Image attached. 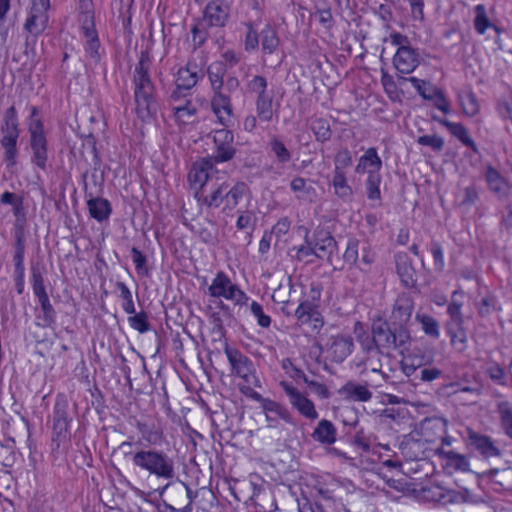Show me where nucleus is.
Returning a JSON list of instances; mask_svg holds the SVG:
<instances>
[{"label": "nucleus", "instance_id": "1", "mask_svg": "<svg viewBox=\"0 0 512 512\" xmlns=\"http://www.w3.org/2000/svg\"><path fill=\"white\" fill-rule=\"evenodd\" d=\"M372 338L367 341L365 350H375L382 355H389L390 352L399 350L401 353L408 351L411 344L409 329H400L389 320L378 318L372 322Z\"/></svg>", "mask_w": 512, "mask_h": 512}, {"label": "nucleus", "instance_id": "2", "mask_svg": "<svg viewBox=\"0 0 512 512\" xmlns=\"http://www.w3.org/2000/svg\"><path fill=\"white\" fill-rule=\"evenodd\" d=\"M128 455L135 467L158 479L172 481L176 476L173 458L162 450L141 449L135 453L126 452L125 456Z\"/></svg>", "mask_w": 512, "mask_h": 512}, {"label": "nucleus", "instance_id": "3", "mask_svg": "<svg viewBox=\"0 0 512 512\" xmlns=\"http://www.w3.org/2000/svg\"><path fill=\"white\" fill-rule=\"evenodd\" d=\"M28 131L30 134L29 145L32 151L31 163L39 169L47 170L48 141L44 133V126L38 107L30 108L28 118Z\"/></svg>", "mask_w": 512, "mask_h": 512}, {"label": "nucleus", "instance_id": "4", "mask_svg": "<svg viewBox=\"0 0 512 512\" xmlns=\"http://www.w3.org/2000/svg\"><path fill=\"white\" fill-rule=\"evenodd\" d=\"M382 167V160L378 156L377 150L374 147H370L366 152L359 158V162L355 167L357 174L367 173V179L365 182L366 193L369 200H380V183L381 175L380 170Z\"/></svg>", "mask_w": 512, "mask_h": 512}, {"label": "nucleus", "instance_id": "5", "mask_svg": "<svg viewBox=\"0 0 512 512\" xmlns=\"http://www.w3.org/2000/svg\"><path fill=\"white\" fill-rule=\"evenodd\" d=\"M214 150L211 156L205 157L213 165L232 160L237 153V143L231 130L222 128L213 133Z\"/></svg>", "mask_w": 512, "mask_h": 512}, {"label": "nucleus", "instance_id": "6", "mask_svg": "<svg viewBox=\"0 0 512 512\" xmlns=\"http://www.w3.org/2000/svg\"><path fill=\"white\" fill-rule=\"evenodd\" d=\"M315 295L312 300H303L294 310V316L297 318L298 325H310L313 331L319 332L324 325V319L315 303V299L320 297V292L312 289Z\"/></svg>", "mask_w": 512, "mask_h": 512}, {"label": "nucleus", "instance_id": "7", "mask_svg": "<svg viewBox=\"0 0 512 512\" xmlns=\"http://www.w3.org/2000/svg\"><path fill=\"white\" fill-rule=\"evenodd\" d=\"M134 97L136 112L143 121H150L155 118L159 104L155 98V86L146 85L135 87Z\"/></svg>", "mask_w": 512, "mask_h": 512}, {"label": "nucleus", "instance_id": "8", "mask_svg": "<svg viewBox=\"0 0 512 512\" xmlns=\"http://www.w3.org/2000/svg\"><path fill=\"white\" fill-rule=\"evenodd\" d=\"M231 7L226 0H211L203 10L200 24L206 28H223L230 19Z\"/></svg>", "mask_w": 512, "mask_h": 512}, {"label": "nucleus", "instance_id": "9", "mask_svg": "<svg viewBox=\"0 0 512 512\" xmlns=\"http://www.w3.org/2000/svg\"><path fill=\"white\" fill-rule=\"evenodd\" d=\"M310 241L315 251V257L332 264L333 253L338 248L332 233L325 228L317 227L310 235Z\"/></svg>", "mask_w": 512, "mask_h": 512}, {"label": "nucleus", "instance_id": "10", "mask_svg": "<svg viewBox=\"0 0 512 512\" xmlns=\"http://www.w3.org/2000/svg\"><path fill=\"white\" fill-rule=\"evenodd\" d=\"M32 6L25 22V29L31 34L40 35L47 27L50 0H31Z\"/></svg>", "mask_w": 512, "mask_h": 512}, {"label": "nucleus", "instance_id": "11", "mask_svg": "<svg viewBox=\"0 0 512 512\" xmlns=\"http://www.w3.org/2000/svg\"><path fill=\"white\" fill-rule=\"evenodd\" d=\"M280 386L288 396L290 404L302 416L309 420L318 418V412L315 409L314 403L302 394L297 388L286 381L280 382Z\"/></svg>", "mask_w": 512, "mask_h": 512}, {"label": "nucleus", "instance_id": "12", "mask_svg": "<svg viewBox=\"0 0 512 512\" xmlns=\"http://www.w3.org/2000/svg\"><path fill=\"white\" fill-rule=\"evenodd\" d=\"M413 309L414 301L412 297L409 294H401L397 297L388 320L400 329H408Z\"/></svg>", "mask_w": 512, "mask_h": 512}, {"label": "nucleus", "instance_id": "13", "mask_svg": "<svg viewBox=\"0 0 512 512\" xmlns=\"http://www.w3.org/2000/svg\"><path fill=\"white\" fill-rule=\"evenodd\" d=\"M353 346L351 336H331L326 343V352L331 361L341 363L351 354Z\"/></svg>", "mask_w": 512, "mask_h": 512}, {"label": "nucleus", "instance_id": "14", "mask_svg": "<svg viewBox=\"0 0 512 512\" xmlns=\"http://www.w3.org/2000/svg\"><path fill=\"white\" fill-rule=\"evenodd\" d=\"M214 165L210 160L202 158L197 161L189 172V180L193 185L199 184L200 193L204 194L208 191V187L213 182L211 174L214 172ZM199 192L196 193V196Z\"/></svg>", "mask_w": 512, "mask_h": 512}, {"label": "nucleus", "instance_id": "15", "mask_svg": "<svg viewBox=\"0 0 512 512\" xmlns=\"http://www.w3.org/2000/svg\"><path fill=\"white\" fill-rule=\"evenodd\" d=\"M420 64L419 53L411 46L398 47L393 65L401 74L412 73Z\"/></svg>", "mask_w": 512, "mask_h": 512}, {"label": "nucleus", "instance_id": "16", "mask_svg": "<svg viewBox=\"0 0 512 512\" xmlns=\"http://www.w3.org/2000/svg\"><path fill=\"white\" fill-rule=\"evenodd\" d=\"M458 297H463V292L460 290H456L452 293L451 302L447 307V314L449 315V320L445 324L447 335L465 329L464 316L461 312L463 303Z\"/></svg>", "mask_w": 512, "mask_h": 512}, {"label": "nucleus", "instance_id": "17", "mask_svg": "<svg viewBox=\"0 0 512 512\" xmlns=\"http://www.w3.org/2000/svg\"><path fill=\"white\" fill-rule=\"evenodd\" d=\"M211 107L219 122L224 126H228L233 116L230 95L226 94L223 90L213 92Z\"/></svg>", "mask_w": 512, "mask_h": 512}, {"label": "nucleus", "instance_id": "18", "mask_svg": "<svg viewBox=\"0 0 512 512\" xmlns=\"http://www.w3.org/2000/svg\"><path fill=\"white\" fill-rule=\"evenodd\" d=\"M467 433L469 445L477 450L485 458L499 457L501 455L500 449L495 446L494 442L489 436L480 434L471 429H468Z\"/></svg>", "mask_w": 512, "mask_h": 512}, {"label": "nucleus", "instance_id": "19", "mask_svg": "<svg viewBox=\"0 0 512 512\" xmlns=\"http://www.w3.org/2000/svg\"><path fill=\"white\" fill-rule=\"evenodd\" d=\"M68 402L63 396H58L53 409V430L61 436L67 433L71 419L68 417Z\"/></svg>", "mask_w": 512, "mask_h": 512}, {"label": "nucleus", "instance_id": "20", "mask_svg": "<svg viewBox=\"0 0 512 512\" xmlns=\"http://www.w3.org/2000/svg\"><path fill=\"white\" fill-rule=\"evenodd\" d=\"M224 352L231 366V373L239 376L254 366L252 360L240 350L225 345Z\"/></svg>", "mask_w": 512, "mask_h": 512}, {"label": "nucleus", "instance_id": "21", "mask_svg": "<svg viewBox=\"0 0 512 512\" xmlns=\"http://www.w3.org/2000/svg\"><path fill=\"white\" fill-rule=\"evenodd\" d=\"M35 296L41 308V313L36 316V324L42 328L53 326L56 322V311L50 302L47 292L37 293Z\"/></svg>", "mask_w": 512, "mask_h": 512}, {"label": "nucleus", "instance_id": "22", "mask_svg": "<svg viewBox=\"0 0 512 512\" xmlns=\"http://www.w3.org/2000/svg\"><path fill=\"white\" fill-rule=\"evenodd\" d=\"M24 254H25V231L22 224L18 221L15 223L14 228V272H25L24 267Z\"/></svg>", "mask_w": 512, "mask_h": 512}, {"label": "nucleus", "instance_id": "23", "mask_svg": "<svg viewBox=\"0 0 512 512\" xmlns=\"http://www.w3.org/2000/svg\"><path fill=\"white\" fill-rule=\"evenodd\" d=\"M434 120L438 121L442 126H444L454 137H456L463 145L472 149L475 154L479 153L478 147L473 141V139L469 136L468 130L461 123H454L447 119H441L438 117H433Z\"/></svg>", "mask_w": 512, "mask_h": 512}, {"label": "nucleus", "instance_id": "24", "mask_svg": "<svg viewBox=\"0 0 512 512\" xmlns=\"http://www.w3.org/2000/svg\"><path fill=\"white\" fill-rule=\"evenodd\" d=\"M395 262L396 271L401 282L406 287L414 286L416 283V273L408 256L406 254L399 253L395 256Z\"/></svg>", "mask_w": 512, "mask_h": 512}, {"label": "nucleus", "instance_id": "25", "mask_svg": "<svg viewBox=\"0 0 512 512\" xmlns=\"http://www.w3.org/2000/svg\"><path fill=\"white\" fill-rule=\"evenodd\" d=\"M341 394L348 400L367 402L372 398V392L368 384H360L355 381H348L340 390Z\"/></svg>", "mask_w": 512, "mask_h": 512}, {"label": "nucleus", "instance_id": "26", "mask_svg": "<svg viewBox=\"0 0 512 512\" xmlns=\"http://www.w3.org/2000/svg\"><path fill=\"white\" fill-rule=\"evenodd\" d=\"M337 436V429L334 424L327 420L322 419L318 422L316 428L314 429L311 437L324 445H331L335 443Z\"/></svg>", "mask_w": 512, "mask_h": 512}, {"label": "nucleus", "instance_id": "27", "mask_svg": "<svg viewBox=\"0 0 512 512\" xmlns=\"http://www.w3.org/2000/svg\"><path fill=\"white\" fill-rule=\"evenodd\" d=\"M79 22L84 36L96 34L94 12L92 10L91 0H80L79 3Z\"/></svg>", "mask_w": 512, "mask_h": 512}, {"label": "nucleus", "instance_id": "28", "mask_svg": "<svg viewBox=\"0 0 512 512\" xmlns=\"http://www.w3.org/2000/svg\"><path fill=\"white\" fill-rule=\"evenodd\" d=\"M90 216L98 222L107 220L112 213V207L107 199L101 197L91 198L87 201Z\"/></svg>", "mask_w": 512, "mask_h": 512}, {"label": "nucleus", "instance_id": "29", "mask_svg": "<svg viewBox=\"0 0 512 512\" xmlns=\"http://www.w3.org/2000/svg\"><path fill=\"white\" fill-rule=\"evenodd\" d=\"M305 231L304 234V244L299 246H293L289 249L288 255L294 258L298 262H306L309 263L311 260L309 258L311 256H315V251L313 249L312 243L310 241V230L305 227H299Z\"/></svg>", "mask_w": 512, "mask_h": 512}, {"label": "nucleus", "instance_id": "30", "mask_svg": "<svg viewBox=\"0 0 512 512\" xmlns=\"http://www.w3.org/2000/svg\"><path fill=\"white\" fill-rule=\"evenodd\" d=\"M149 54L146 51H142L139 61L135 66L134 70V85L135 87L154 85L149 75Z\"/></svg>", "mask_w": 512, "mask_h": 512}, {"label": "nucleus", "instance_id": "31", "mask_svg": "<svg viewBox=\"0 0 512 512\" xmlns=\"http://www.w3.org/2000/svg\"><path fill=\"white\" fill-rule=\"evenodd\" d=\"M0 131L2 137H19V122L15 106H11L5 111Z\"/></svg>", "mask_w": 512, "mask_h": 512}, {"label": "nucleus", "instance_id": "32", "mask_svg": "<svg viewBox=\"0 0 512 512\" xmlns=\"http://www.w3.org/2000/svg\"><path fill=\"white\" fill-rule=\"evenodd\" d=\"M273 100V92L256 97L255 109L257 117L259 118L260 121L268 123L272 120L274 114Z\"/></svg>", "mask_w": 512, "mask_h": 512}, {"label": "nucleus", "instance_id": "33", "mask_svg": "<svg viewBox=\"0 0 512 512\" xmlns=\"http://www.w3.org/2000/svg\"><path fill=\"white\" fill-rule=\"evenodd\" d=\"M239 390L246 397L260 403L263 410H268L271 412H283V410L277 405L276 401L263 397L260 393L253 389V385L239 384Z\"/></svg>", "mask_w": 512, "mask_h": 512}, {"label": "nucleus", "instance_id": "34", "mask_svg": "<svg viewBox=\"0 0 512 512\" xmlns=\"http://www.w3.org/2000/svg\"><path fill=\"white\" fill-rule=\"evenodd\" d=\"M228 183L226 181L222 183H211L208 187L209 192L203 197V204L208 207L217 208L225 200L226 190Z\"/></svg>", "mask_w": 512, "mask_h": 512}, {"label": "nucleus", "instance_id": "35", "mask_svg": "<svg viewBox=\"0 0 512 512\" xmlns=\"http://www.w3.org/2000/svg\"><path fill=\"white\" fill-rule=\"evenodd\" d=\"M226 71V65L222 61L213 62L208 66L207 74L213 92L223 90Z\"/></svg>", "mask_w": 512, "mask_h": 512}, {"label": "nucleus", "instance_id": "36", "mask_svg": "<svg viewBox=\"0 0 512 512\" xmlns=\"http://www.w3.org/2000/svg\"><path fill=\"white\" fill-rule=\"evenodd\" d=\"M19 137H1L0 145L3 149V161L8 169L17 164L18 148L17 142Z\"/></svg>", "mask_w": 512, "mask_h": 512}, {"label": "nucleus", "instance_id": "37", "mask_svg": "<svg viewBox=\"0 0 512 512\" xmlns=\"http://www.w3.org/2000/svg\"><path fill=\"white\" fill-rule=\"evenodd\" d=\"M332 186L335 195L343 201H350L353 196V190L348 184L345 172L336 171L333 173Z\"/></svg>", "mask_w": 512, "mask_h": 512}, {"label": "nucleus", "instance_id": "38", "mask_svg": "<svg viewBox=\"0 0 512 512\" xmlns=\"http://www.w3.org/2000/svg\"><path fill=\"white\" fill-rule=\"evenodd\" d=\"M437 454L442 459L446 460L448 466L463 472L469 470V462L465 455L459 454L455 451H446L443 448L437 449Z\"/></svg>", "mask_w": 512, "mask_h": 512}, {"label": "nucleus", "instance_id": "39", "mask_svg": "<svg viewBox=\"0 0 512 512\" xmlns=\"http://www.w3.org/2000/svg\"><path fill=\"white\" fill-rule=\"evenodd\" d=\"M196 65L192 68L190 64L178 70L176 85L184 90H190L198 82V72Z\"/></svg>", "mask_w": 512, "mask_h": 512}, {"label": "nucleus", "instance_id": "40", "mask_svg": "<svg viewBox=\"0 0 512 512\" xmlns=\"http://www.w3.org/2000/svg\"><path fill=\"white\" fill-rule=\"evenodd\" d=\"M261 45L264 53L272 54L279 46V37L276 30L269 24H267L260 32Z\"/></svg>", "mask_w": 512, "mask_h": 512}, {"label": "nucleus", "instance_id": "41", "mask_svg": "<svg viewBox=\"0 0 512 512\" xmlns=\"http://www.w3.org/2000/svg\"><path fill=\"white\" fill-rule=\"evenodd\" d=\"M497 412L499 414L500 426L504 434L512 440V407L508 401L497 403Z\"/></svg>", "mask_w": 512, "mask_h": 512}, {"label": "nucleus", "instance_id": "42", "mask_svg": "<svg viewBox=\"0 0 512 512\" xmlns=\"http://www.w3.org/2000/svg\"><path fill=\"white\" fill-rule=\"evenodd\" d=\"M485 178L488 183L489 189L498 194L499 196L504 195L506 193V181L501 176L498 170L493 168L492 166H488L486 168Z\"/></svg>", "mask_w": 512, "mask_h": 512}, {"label": "nucleus", "instance_id": "43", "mask_svg": "<svg viewBox=\"0 0 512 512\" xmlns=\"http://www.w3.org/2000/svg\"><path fill=\"white\" fill-rule=\"evenodd\" d=\"M458 100L466 116L473 117L479 112V103L476 95L472 91L459 93Z\"/></svg>", "mask_w": 512, "mask_h": 512}, {"label": "nucleus", "instance_id": "44", "mask_svg": "<svg viewBox=\"0 0 512 512\" xmlns=\"http://www.w3.org/2000/svg\"><path fill=\"white\" fill-rule=\"evenodd\" d=\"M311 130L319 142L324 143L332 137L329 121L325 118L314 119L311 124Z\"/></svg>", "mask_w": 512, "mask_h": 512}, {"label": "nucleus", "instance_id": "45", "mask_svg": "<svg viewBox=\"0 0 512 512\" xmlns=\"http://www.w3.org/2000/svg\"><path fill=\"white\" fill-rule=\"evenodd\" d=\"M269 147L275 155L278 163L285 164L291 160V152L287 149L284 142L278 136L274 135L270 139Z\"/></svg>", "mask_w": 512, "mask_h": 512}, {"label": "nucleus", "instance_id": "46", "mask_svg": "<svg viewBox=\"0 0 512 512\" xmlns=\"http://www.w3.org/2000/svg\"><path fill=\"white\" fill-rule=\"evenodd\" d=\"M230 282L231 280L225 273L218 272L208 288L209 294L212 297H224L227 293V288L230 287Z\"/></svg>", "mask_w": 512, "mask_h": 512}, {"label": "nucleus", "instance_id": "47", "mask_svg": "<svg viewBox=\"0 0 512 512\" xmlns=\"http://www.w3.org/2000/svg\"><path fill=\"white\" fill-rule=\"evenodd\" d=\"M475 19H474V27H475V30L483 35L486 31L487 28L489 27H493L494 30L499 33V28L495 25H493L489 18L487 17V14H486V9L484 7V5L482 4H479L475 7Z\"/></svg>", "mask_w": 512, "mask_h": 512}, {"label": "nucleus", "instance_id": "48", "mask_svg": "<svg viewBox=\"0 0 512 512\" xmlns=\"http://www.w3.org/2000/svg\"><path fill=\"white\" fill-rule=\"evenodd\" d=\"M277 405L283 410V413H282V411L281 412H278V411L271 412L268 410H263L265 413V416H266V421L268 422L267 426L269 428H276L279 423L278 419H282L286 423L294 425L295 422H294V419H293L291 413L289 412V410L285 406H283L282 404H280L278 402H277Z\"/></svg>", "mask_w": 512, "mask_h": 512}, {"label": "nucleus", "instance_id": "49", "mask_svg": "<svg viewBox=\"0 0 512 512\" xmlns=\"http://www.w3.org/2000/svg\"><path fill=\"white\" fill-rule=\"evenodd\" d=\"M247 185L244 182H237L234 186L228 188L225 194L226 207L232 209L236 207L239 200L243 197Z\"/></svg>", "mask_w": 512, "mask_h": 512}, {"label": "nucleus", "instance_id": "50", "mask_svg": "<svg viewBox=\"0 0 512 512\" xmlns=\"http://www.w3.org/2000/svg\"><path fill=\"white\" fill-rule=\"evenodd\" d=\"M416 320L422 325V329L424 333L434 339H438L440 336L439 331V323L438 321L430 316L425 314H416Z\"/></svg>", "mask_w": 512, "mask_h": 512}, {"label": "nucleus", "instance_id": "51", "mask_svg": "<svg viewBox=\"0 0 512 512\" xmlns=\"http://www.w3.org/2000/svg\"><path fill=\"white\" fill-rule=\"evenodd\" d=\"M174 117L178 122L188 123L191 118L196 115L197 109L192 105L190 100H185L184 104L172 107Z\"/></svg>", "mask_w": 512, "mask_h": 512}, {"label": "nucleus", "instance_id": "52", "mask_svg": "<svg viewBox=\"0 0 512 512\" xmlns=\"http://www.w3.org/2000/svg\"><path fill=\"white\" fill-rule=\"evenodd\" d=\"M86 39L85 42V51L87 55L89 56L90 60L94 64H98L101 60V53H100V40L98 37V33L96 34H90L88 36H84Z\"/></svg>", "mask_w": 512, "mask_h": 512}, {"label": "nucleus", "instance_id": "53", "mask_svg": "<svg viewBox=\"0 0 512 512\" xmlns=\"http://www.w3.org/2000/svg\"><path fill=\"white\" fill-rule=\"evenodd\" d=\"M359 250L360 241L356 238H350L347 242L346 250L343 254V261L350 266H358Z\"/></svg>", "mask_w": 512, "mask_h": 512}, {"label": "nucleus", "instance_id": "54", "mask_svg": "<svg viewBox=\"0 0 512 512\" xmlns=\"http://www.w3.org/2000/svg\"><path fill=\"white\" fill-rule=\"evenodd\" d=\"M247 91L251 94H255L256 97L266 95L272 91H268V82L265 77L261 75H255L247 83Z\"/></svg>", "mask_w": 512, "mask_h": 512}, {"label": "nucleus", "instance_id": "55", "mask_svg": "<svg viewBox=\"0 0 512 512\" xmlns=\"http://www.w3.org/2000/svg\"><path fill=\"white\" fill-rule=\"evenodd\" d=\"M128 322L134 330L141 334L148 332L151 328V325L148 321V315L144 311L140 313L135 312L133 316L128 318Z\"/></svg>", "mask_w": 512, "mask_h": 512}, {"label": "nucleus", "instance_id": "56", "mask_svg": "<svg viewBox=\"0 0 512 512\" xmlns=\"http://www.w3.org/2000/svg\"><path fill=\"white\" fill-rule=\"evenodd\" d=\"M360 253L361 257L359 256V263L357 267L361 271L368 272L370 266L375 261V253L372 252L370 246L367 243H362V245L360 244L359 254Z\"/></svg>", "mask_w": 512, "mask_h": 512}, {"label": "nucleus", "instance_id": "57", "mask_svg": "<svg viewBox=\"0 0 512 512\" xmlns=\"http://www.w3.org/2000/svg\"><path fill=\"white\" fill-rule=\"evenodd\" d=\"M116 287L120 291V297L124 300L123 302V310L127 314H134L135 313V306L132 299V293L130 289L127 287V285L124 282L118 281L116 283Z\"/></svg>", "mask_w": 512, "mask_h": 512}, {"label": "nucleus", "instance_id": "58", "mask_svg": "<svg viewBox=\"0 0 512 512\" xmlns=\"http://www.w3.org/2000/svg\"><path fill=\"white\" fill-rule=\"evenodd\" d=\"M486 375L496 384L506 386L507 376L505 370L498 364L492 363L486 369Z\"/></svg>", "mask_w": 512, "mask_h": 512}, {"label": "nucleus", "instance_id": "59", "mask_svg": "<svg viewBox=\"0 0 512 512\" xmlns=\"http://www.w3.org/2000/svg\"><path fill=\"white\" fill-rule=\"evenodd\" d=\"M417 143L421 146L431 147L435 152H440L444 147V139L438 135L419 136Z\"/></svg>", "mask_w": 512, "mask_h": 512}, {"label": "nucleus", "instance_id": "60", "mask_svg": "<svg viewBox=\"0 0 512 512\" xmlns=\"http://www.w3.org/2000/svg\"><path fill=\"white\" fill-rule=\"evenodd\" d=\"M334 165H335L334 172H336V171L344 172L345 168H348L349 166L352 165L351 152L347 148L340 150L335 155Z\"/></svg>", "mask_w": 512, "mask_h": 512}, {"label": "nucleus", "instance_id": "61", "mask_svg": "<svg viewBox=\"0 0 512 512\" xmlns=\"http://www.w3.org/2000/svg\"><path fill=\"white\" fill-rule=\"evenodd\" d=\"M429 250L433 256L435 269L439 272L443 271L445 266L443 249L439 242L431 241L429 244Z\"/></svg>", "mask_w": 512, "mask_h": 512}, {"label": "nucleus", "instance_id": "62", "mask_svg": "<svg viewBox=\"0 0 512 512\" xmlns=\"http://www.w3.org/2000/svg\"><path fill=\"white\" fill-rule=\"evenodd\" d=\"M132 260L135 264L136 271L139 274L148 275L147 258L146 256L136 247L131 249Z\"/></svg>", "mask_w": 512, "mask_h": 512}, {"label": "nucleus", "instance_id": "63", "mask_svg": "<svg viewBox=\"0 0 512 512\" xmlns=\"http://www.w3.org/2000/svg\"><path fill=\"white\" fill-rule=\"evenodd\" d=\"M31 281L34 295L37 293L46 292L43 273L39 267H31Z\"/></svg>", "mask_w": 512, "mask_h": 512}, {"label": "nucleus", "instance_id": "64", "mask_svg": "<svg viewBox=\"0 0 512 512\" xmlns=\"http://www.w3.org/2000/svg\"><path fill=\"white\" fill-rule=\"evenodd\" d=\"M251 312L256 317L258 325L262 328H268L271 325L270 316L264 313L262 305L258 302L253 301L251 303Z\"/></svg>", "mask_w": 512, "mask_h": 512}]
</instances>
